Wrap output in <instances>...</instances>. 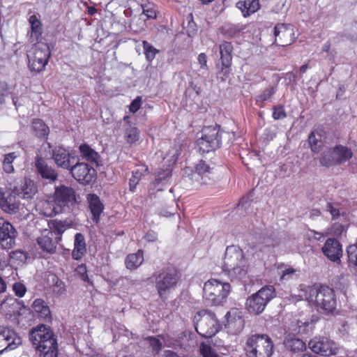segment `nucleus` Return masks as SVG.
<instances>
[{"instance_id":"nucleus-28","label":"nucleus","mask_w":357,"mask_h":357,"mask_svg":"<svg viewBox=\"0 0 357 357\" xmlns=\"http://www.w3.org/2000/svg\"><path fill=\"white\" fill-rule=\"evenodd\" d=\"M332 151L338 165L344 164L353 156L352 151L341 144L336 145L332 149Z\"/></svg>"},{"instance_id":"nucleus-61","label":"nucleus","mask_w":357,"mask_h":357,"mask_svg":"<svg viewBox=\"0 0 357 357\" xmlns=\"http://www.w3.org/2000/svg\"><path fill=\"white\" fill-rule=\"evenodd\" d=\"M1 333V326H0V354L6 352L5 351L6 350V347H5L6 342L3 340V335Z\"/></svg>"},{"instance_id":"nucleus-16","label":"nucleus","mask_w":357,"mask_h":357,"mask_svg":"<svg viewBox=\"0 0 357 357\" xmlns=\"http://www.w3.org/2000/svg\"><path fill=\"white\" fill-rule=\"evenodd\" d=\"M38 191L36 183L27 178H18L16 181V185L13 184V192L18 197L23 199H31Z\"/></svg>"},{"instance_id":"nucleus-49","label":"nucleus","mask_w":357,"mask_h":357,"mask_svg":"<svg viewBox=\"0 0 357 357\" xmlns=\"http://www.w3.org/2000/svg\"><path fill=\"white\" fill-rule=\"evenodd\" d=\"M273 110V117L275 120H282L287 117L284 106L280 105L274 106Z\"/></svg>"},{"instance_id":"nucleus-44","label":"nucleus","mask_w":357,"mask_h":357,"mask_svg":"<svg viewBox=\"0 0 357 357\" xmlns=\"http://www.w3.org/2000/svg\"><path fill=\"white\" fill-rule=\"evenodd\" d=\"M31 130L33 132L40 134H48L49 132L47 126L42 120L37 119L33 120Z\"/></svg>"},{"instance_id":"nucleus-38","label":"nucleus","mask_w":357,"mask_h":357,"mask_svg":"<svg viewBox=\"0 0 357 357\" xmlns=\"http://www.w3.org/2000/svg\"><path fill=\"white\" fill-rule=\"evenodd\" d=\"M148 172V167L143 165L140 169H137L132 172V177L129 180L130 190L133 192L136 188V185L141 180L143 174Z\"/></svg>"},{"instance_id":"nucleus-58","label":"nucleus","mask_w":357,"mask_h":357,"mask_svg":"<svg viewBox=\"0 0 357 357\" xmlns=\"http://www.w3.org/2000/svg\"><path fill=\"white\" fill-rule=\"evenodd\" d=\"M141 102V97H137L135 98L130 105V111L132 113L136 112L140 108Z\"/></svg>"},{"instance_id":"nucleus-36","label":"nucleus","mask_w":357,"mask_h":357,"mask_svg":"<svg viewBox=\"0 0 357 357\" xmlns=\"http://www.w3.org/2000/svg\"><path fill=\"white\" fill-rule=\"evenodd\" d=\"M47 282L52 287L53 292L56 296H60L66 291L64 282L57 275L54 274L50 275L47 278Z\"/></svg>"},{"instance_id":"nucleus-9","label":"nucleus","mask_w":357,"mask_h":357,"mask_svg":"<svg viewBox=\"0 0 357 357\" xmlns=\"http://www.w3.org/2000/svg\"><path fill=\"white\" fill-rule=\"evenodd\" d=\"M50 55V47L47 43H36L27 55L30 70L36 73L43 71L48 63Z\"/></svg>"},{"instance_id":"nucleus-48","label":"nucleus","mask_w":357,"mask_h":357,"mask_svg":"<svg viewBox=\"0 0 357 357\" xmlns=\"http://www.w3.org/2000/svg\"><path fill=\"white\" fill-rule=\"evenodd\" d=\"M75 271L77 274L79 276L81 280L89 283L91 285H93V282L88 277L86 266L84 264H82L77 266V267L75 269Z\"/></svg>"},{"instance_id":"nucleus-35","label":"nucleus","mask_w":357,"mask_h":357,"mask_svg":"<svg viewBox=\"0 0 357 357\" xmlns=\"http://www.w3.org/2000/svg\"><path fill=\"white\" fill-rule=\"evenodd\" d=\"M49 230L55 232L59 236V240L61 239V235L69 227L66 220H59L57 219L51 220L47 222Z\"/></svg>"},{"instance_id":"nucleus-3","label":"nucleus","mask_w":357,"mask_h":357,"mask_svg":"<svg viewBox=\"0 0 357 357\" xmlns=\"http://www.w3.org/2000/svg\"><path fill=\"white\" fill-rule=\"evenodd\" d=\"M310 300L316 307L317 311L323 314L335 315L339 314L335 291L328 286H320L319 288L311 289Z\"/></svg>"},{"instance_id":"nucleus-18","label":"nucleus","mask_w":357,"mask_h":357,"mask_svg":"<svg viewBox=\"0 0 357 357\" xmlns=\"http://www.w3.org/2000/svg\"><path fill=\"white\" fill-rule=\"evenodd\" d=\"M52 157L58 167L68 170L70 169L76 160L74 152H70L68 149L61 146L53 150Z\"/></svg>"},{"instance_id":"nucleus-52","label":"nucleus","mask_w":357,"mask_h":357,"mask_svg":"<svg viewBox=\"0 0 357 357\" xmlns=\"http://www.w3.org/2000/svg\"><path fill=\"white\" fill-rule=\"evenodd\" d=\"M9 255L12 259L19 261L20 262L25 261L27 258L26 252L20 250L13 251L9 254Z\"/></svg>"},{"instance_id":"nucleus-50","label":"nucleus","mask_w":357,"mask_h":357,"mask_svg":"<svg viewBox=\"0 0 357 357\" xmlns=\"http://www.w3.org/2000/svg\"><path fill=\"white\" fill-rule=\"evenodd\" d=\"M13 290L16 296L22 298L25 295L26 292V287L22 282H17L13 284Z\"/></svg>"},{"instance_id":"nucleus-21","label":"nucleus","mask_w":357,"mask_h":357,"mask_svg":"<svg viewBox=\"0 0 357 357\" xmlns=\"http://www.w3.org/2000/svg\"><path fill=\"white\" fill-rule=\"evenodd\" d=\"M35 167L42 178L47 180L50 183L55 181L58 178L56 170L48 165L45 160L39 155L35 158Z\"/></svg>"},{"instance_id":"nucleus-22","label":"nucleus","mask_w":357,"mask_h":357,"mask_svg":"<svg viewBox=\"0 0 357 357\" xmlns=\"http://www.w3.org/2000/svg\"><path fill=\"white\" fill-rule=\"evenodd\" d=\"M3 340L6 342V352L15 350L22 344V340L20 335L12 328L6 326H1Z\"/></svg>"},{"instance_id":"nucleus-17","label":"nucleus","mask_w":357,"mask_h":357,"mask_svg":"<svg viewBox=\"0 0 357 357\" xmlns=\"http://www.w3.org/2000/svg\"><path fill=\"white\" fill-rule=\"evenodd\" d=\"M275 43L287 46L294 41V27L290 24H278L274 28Z\"/></svg>"},{"instance_id":"nucleus-7","label":"nucleus","mask_w":357,"mask_h":357,"mask_svg":"<svg viewBox=\"0 0 357 357\" xmlns=\"http://www.w3.org/2000/svg\"><path fill=\"white\" fill-rule=\"evenodd\" d=\"M153 277L158 296L164 299L176 287L181 280V273L176 267L171 266L163 269L159 273L154 274Z\"/></svg>"},{"instance_id":"nucleus-1","label":"nucleus","mask_w":357,"mask_h":357,"mask_svg":"<svg viewBox=\"0 0 357 357\" xmlns=\"http://www.w3.org/2000/svg\"><path fill=\"white\" fill-rule=\"evenodd\" d=\"M29 336L39 357H58L57 338L50 326L38 324L30 330Z\"/></svg>"},{"instance_id":"nucleus-53","label":"nucleus","mask_w":357,"mask_h":357,"mask_svg":"<svg viewBox=\"0 0 357 357\" xmlns=\"http://www.w3.org/2000/svg\"><path fill=\"white\" fill-rule=\"evenodd\" d=\"M8 94V85L4 81H0V105L5 102V97Z\"/></svg>"},{"instance_id":"nucleus-29","label":"nucleus","mask_w":357,"mask_h":357,"mask_svg":"<svg viewBox=\"0 0 357 357\" xmlns=\"http://www.w3.org/2000/svg\"><path fill=\"white\" fill-rule=\"evenodd\" d=\"M236 6L242 12L244 17H248L255 13L260 8L259 0L239 1Z\"/></svg>"},{"instance_id":"nucleus-24","label":"nucleus","mask_w":357,"mask_h":357,"mask_svg":"<svg viewBox=\"0 0 357 357\" xmlns=\"http://www.w3.org/2000/svg\"><path fill=\"white\" fill-rule=\"evenodd\" d=\"M199 151L208 153L218 149L221 144V135H202L197 141Z\"/></svg>"},{"instance_id":"nucleus-23","label":"nucleus","mask_w":357,"mask_h":357,"mask_svg":"<svg viewBox=\"0 0 357 357\" xmlns=\"http://www.w3.org/2000/svg\"><path fill=\"white\" fill-rule=\"evenodd\" d=\"M86 202L92 215V220L98 223L100 215L103 213L105 206L100 197L95 193H89L86 195Z\"/></svg>"},{"instance_id":"nucleus-41","label":"nucleus","mask_w":357,"mask_h":357,"mask_svg":"<svg viewBox=\"0 0 357 357\" xmlns=\"http://www.w3.org/2000/svg\"><path fill=\"white\" fill-rule=\"evenodd\" d=\"M162 166H166V167L165 169H159L158 171L155 173V182L158 183L167 180L172 176L173 167H169V164L167 163H163Z\"/></svg>"},{"instance_id":"nucleus-6","label":"nucleus","mask_w":357,"mask_h":357,"mask_svg":"<svg viewBox=\"0 0 357 357\" xmlns=\"http://www.w3.org/2000/svg\"><path fill=\"white\" fill-rule=\"evenodd\" d=\"M193 324L196 332L205 338L212 337L222 328L215 314L208 310L198 311L194 317Z\"/></svg>"},{"instance_id":"nucleus-51","label":"nucleus","mask_w":357,"mask_h":357,"mask_svg":"<svg viewBox=\"0 0 357 357\" xmlns=\"http://www.w3.org/2000/svg\"><path fill=\"white\" fill-rule=\"evenodd\" d=\"M211 168L204 160H200L195 166V172L199 175H204L210 172Z\"/></svg>"},{"instance_id":"nucleus-56","label":"nucleus","mask_w":357,"mask_h":357,"mask_svg":"<svg viewBox=\"0 0 357 357\" xmlns=\"http://www.w3.org/2000/svg\"><path fill=\"white\" fill-rule=\"evenodd\" d=\"M326 208L327 211L330 212L333 219L337 218L340 215L339 208H335L332 203L328 202Z\"/></svg>"},{"instance_id":"nucleus-14","label":"nucleus","mask_w":357,"mask_h":357,"mask_svg":"<svg viewBox=\"0 0 357 357\" xmlns=\"http://www.w3.org/2000/svg\"><path fill=\"white\" fill-rule=\"evenodd\" d=\"M225 327L227 332L232 335L240 333L245 327V319L243 313L237 308L230 310L225 315Z\"/></svg>"},{"instance_id":"nucleus-4","label":"nucleus","mask_w":357,"mask_h":357,"mask_svg":"<svg viewBox=\"0 0 357 357\" xmlns=\"http://www.w3.org/2000/svg\"><path fill=\"white\" fill-rule=\"evenodd\" d=\"M77 202L75 190L71 187L61 185L55 188L52 202H46L50 210L44 213L47 216L56 215L69 209Z\"/></svg>"},{"instance_id":"nucleus-57","label":"nucleus","mask_w":357,"mask_h":357,"mask_svg":"<svg viewBox=\"0 0 357 357\" xmlns=\"http://www.w3.org/2000/svg\"><path fill=\"white\" fill-rule=\"evenodd\" d=\"M198 62L200 65V68L202 70H208V66H207V57L206 54L201 53L199 54L197 57Z\"/></svg>"},{"instance_id":"nucleus-37","label":"nucleus","mask_w":357,"mask_h":357,"mask_svg":"<svg viewBox=\"0 0 357 357\" xmlns=\"http://www.w3.org/2000/svg\"><path fill=\"white\" fill-rule=\"evenodd\" d=\"M243 29L242 25L228 23L223 25L220 29V31L226 38H231L238 35Z\"/></svg>"},{"instance_id":"nucleus-62","label":"nucleus","mask_w":357,"mask_h":357,"mask_svg":"<svg viewBox=\"0 0 357 357\" xmlns=\"http://www.w3.org/2000/svg\"><path fill=\"white\" fill-rule=\"evenodd\" d=\"M143 14L146 16L147 19L155 18L156 14L152 9H143Z\"/></svg>"},{"instance_id":"nucleus-13","label":"nucleus","mask_w":357,"mask_h":357,"mask_svg":"<svg viewBox=\"0 0 357 357\" xmlns=\"http://www.w3.org/2000/svg\"><path fill=\"white\" fill-rule=\"evenodd\" d=\"M9 189L0 188V208L8 213H16L20 207V200L13 192V183H8Z\"/></svg>"},{"instance_id":"nucleus-34","label":"nucleus","mask_w":357,"mask_h":357,"mask_svg":"<svg viewBox=\"0 0 357 357\" xmlns=\"http://www.w3.org/2000/svg\"><path fill=\"white\" fill-rule=\"evenodd\" d=\"M143 261V251L139 250L136 253L130 254L126 257L125 264L128 269L135 270L142 264Z\"/></svg>"},{"instance_id":"nucleus-20","label":"nucleus","mask_w":357,"mask_h":357,"mask_svg":"<svg viewBox=\"0 0 357 357\" xmlns=\"http://www.w3.org/2000/svg\"><path fill=\"white\" fill-rule=\"evenodd\" d=\"M53 231L45 229L41 231L40 235L37 238V245L43 252L48 254H53L56 252L58 242L53 240Z\"/></svg>"},{"instance_id":"nucleus-5","label":"nucleus","mask_w":357,"mask_h":357,"mask_svg":"<svg viewBox=\"0 0 357 357\" xmlns=\"http://www.w3.org/2000/svg\"><path fill=\"white\" fill-rule=\"evenodd\" d=\"M273 342L266 334H255L248 336L243 346L247 357H271Z\"/></svg>"},{"instance_id":"nucleus-60","label":"nucleus","mask_w":357,"mask_h":357,"mask_svg":"<svg viewBox=\"0 0 357 357\" xmlns=\"http://www.w3.org/2000/svg\"><path fill=\"white\" fill-rule=\"evenodd\" d=\"M8 266V260L3 253L0 252V270H4Z\"/></svg>"},{"instance_id":"nucleus-42","label":"nucleus","mask_w":357,"mask_h":357,"mask_svg":"<svg viewBox=\"0 0 357 357\" xmlns=\"http://www.w3.org/2000/svg\"><path fill=\"white\" fill-rule=\"evenodd\" d=\"M322 137L323 135H308V142L313 152H319L324 146Z\"/></svg>"},{"instance_id":"nucleus-64","label":"nucleus","mask_w":357,"mask_h":357,"mask_svg":"<svg viewBox=\"0 0 357 357\" xmlns=\"http://www.w3.org/2000/svg\"><path fill=\"white\" fill-rule=\"evenodd\" d=\"M205 132H215V134H218L220 132V126L218 125H215L213 126H208L203 130Z\"/></svg>"},{"instance_id":"nucleus-45","label":"nucleus","mask_w":357,"mask_h":357,"mask_svg":"<svg viewBox=\"0 0 357 357\" xmlns=\"http://www.w3.org/2000/svg\"><path fill=\"white\" fill-rule=\"evenodd\" d=\"M142 45L146 59L149 61H151L155 58V54L158 52V50L146 40L142 42Z\"/></svg>"},{"instance_id":"nucleus-15","label":"nucleus","mask_w":357,"mask_h":357,"mask_svg":"<svg viewBox=\"0 0 357 357\" xmlns=\"http://www.w3.org/2000/svg\"><path fill=\"white\" fill-rule=\"evenodd\" d=\"M17 231L8 221L0 218V246L2 249L9 250L15 244Z\"/></svg>"},{"instance_id":"nucleus-30","label":"nucleus","mask_w":357,"mask_h":357,"mask_svg":"<svg viewBox=\"0 0 357 357\" xmlns=\"http://www.w3.org/2000/svg\"><path fill=\"white\" fill-rule=\"evenodd\" d=\"M79 151L82 159H84L87 162L98 164L100 158L99 154L93 150L89 145L82 144L79 146Z\"/></svg>"},{"instance_id":"nucleus-19","label":"nucleus","mask_w":357,"mask_h":357,"mask_svg":"<svg viewBox=\"0 0 357 357\" xmlns=\"http://www.w3.org/2000/svg\"><path fill=\"white\" fill-rule=\"evenodd\" d=\"M323 254L331 261L340 263L342 257V247L335 238H328L321 248Z\"/></svg>"},{"instance_id":"nucleus-55","label":"nucleus","mask_w":357,"mask_h":357,"mask_svg":"<svg viewBox=\"0 0 357 357\" xmlns=\"http://www.w3.org/2000/svg\"><path fill=\"white\" fill-rule=\"evenodd\" d=\"M296 270L293 268H288L282 271L280 276V280L283 282L284 280H289L292 278V275L295 273Z\"/></svg>"},{"instance_id":"nucleus-63","label":"nucleus","mask_w":357,"mask_h":357,"mask_svg":"<svg viewBox=\"0 0 357 357\" xmlns=\"http://www.w3.org/2000/svg\"><path fill=\"white\" fill-rule=\"evenodd\" d=\"M230 66L231 64H228L227 66H222L220 73L223 75L225 78H222L223 80L227 78L230 73Z\"/></svg>"},{"instance_id":"nucleus-10","label":"nucleus","mask_w":357,"mask_h":357,"mask_svg":"<svg viewBox=\"0 0 357 357\" xmlns=\"http://www.w3.org/2000/svg\"><path fill=\"white\" fill-rule=\"evenodd\" d=\"M230 287L228 282L222 283L218 280L211 279L204 284V297L212 303L218 304L227 297Z\"/></svg>"},{"instance_id":"nucleus-25","label":"nucleus","mask_w":357,"mask_h":357,"mask_svg":"<svg viewBox=\"0 0 357 357\" xmlns=\"http://www.w3.org/2000/svg\"><path fill=\"white\" fill-rule=\"evenodd\" d=\"M31 307L39 319L46 322L52 321V317L50 307L43 299H35Z\"/></svg>"},{"instance_id":"nucleus-2","label":"nucleus","mask_w":357,"mask_h":357,"mask_svg":"<svg viewBox=\"0 0 357 357\" xmlns=\"http://www.w3.org/2000/svg\"><path fill=\"white\" fill-rule=\"evenodd\" d=\"M249 267L248 259L242 249L235 245L228 246L226 248L222 268L231 280L245 277Z\"/></svg>"},{"instance_id":"nucleus-40","label":"nucleus","mask_w":357,"mask_h":357,"mask_svg":"<svg viewBox=\"0 0 357 357\" xmlns=\"http://www.w3.org/2000/svg\"><path fill=\"white\" fill-rule=\"evenodd\" d=\"M319 162L321 166L326 167H330L335 165H338L337 160H335V155L332 149H330L328 151L324 152L320 158Z\"/></svg>"},{"instance_id":"nucleus-12","label":"nucleus","mask_w":357,"mask_h":357,"mask_svg":"<svg viewBox=\"0 0 357 357\" xmlns=\"http://www.w3.org/2000/svg\"><path fill=\"white\" fill-rule=\"evenodd\" d=\"M308 344L313 352L324 356L335 355L337 351L335 342L326 337H315Z\"/></svg>"},{"instance_id":"nucleus-31","label":"nucleus","mask_w":357,"mask_h":357,"mask_svg":"<svg viewBox=\"0 0 357 357\" xmlns=\"http://www.w3.org/2000/svg\"><path fill=\"white\" fill-rule=\"evenodd\" d=\"M222 66L231 63L233 46L231 43L224 41L219 46Z\"/></svg>"},{"instance_id":"nucleus-33","label":"nucleus","mask_w":357,"mask_h":357,"mask_svg":"<svg viewBox=\"0 0 357 357\" xmlns=\"http://www.w3.org/2000/svg\"><path fill=\"white\" fill-rule=\"evenodd\" d=\"M182 151V144H175L172 146L163 158L162 163L169 164V167H173L176 162Z\"/></svg>"},{"instance_id":"nucleus-32","label":"nucleus","mask_w":357,"mask_h":357,"mask_svg":"<svg viewBox=\"0 0 357 357\" xmlns=\"http://www.w3.org/2000/svg\"><path fill=\"white\" fill-rule=\"evenodd\" d=\"M29 22L31 24L30 40L32 43L38 41L42 34V24L36 15L30 16Z\"/></svg>"},{"instance_id":"nucleus-47","label":"nucleus","mask_w":357,"mask_h":357,"mask_svg":"<svg viewBox=\"0 0 357 357\" xmlns=\"http://www.w3.org/2000/svg\"><path fill=\"white\" fill-rule=\"evenodd\" d=\"M199 352L202 357H218L217 353L211 345L204 342L201 343Z\"/></svg>"},{"instance_id":"nucleus-59","label":"nucleus","mask_w":357,"mask_h":357,"mask_svg":"<svg viewBox=\"0 0 357 357\" xmlns=\"http://www.w3.org/2000/svg\"><path fill=\"white\" fill-rule=\"evenodd\" d=\"M149 342H150V344L151 346L156 351H159L162 348V344L160 341V340H158V338L156 337H151L149 338Z\"/></svg>"},{"instance_id":"nucleus-43","label":"nucleus","mask_w":357,"mask_h":357,"mask_svg":"<svg viewBox=\"0 0 357 357\" xmlns=\"http://www.w3.org/2000/svg\"><path fill=\"white\" fill-rule=\"evenodd\" d=\"M17 302V299L13 297L6 298L1 303V310L6 314H11L15 312L13 307Z\"/></svg>"},{"instance_id":"nucleus-26","label":"nucleus","mask_w":357,"mask_h":357,"mask_svg":"<svg viewBox=\"0 0 357 357\" xmlns=\"http://www.w3.org/2000/svg\"><path fill=\"white\" fill-rule=\"evenodd\" d=\"M285 348L294 353H301L306 350V344L303 340L296 337L294 335H288L284 340Z\"/></svg>"},{"instance_id":"nucleus-46","label":"nucleus","mask_w":357,"mask_h":357,"mask_svg":"<svg viewBox=\"0 0 357 357\" xmlns=\"http://www.w3.org/2000/svg\"><path fill=\"white\" fill-rule=\"evenodd\" d=\"M347 254L349 263L357 267V243L347 248Z\"/></svg>"},{"instance_id":"nucleus-27","label":"nucleus","mask_w":357,"mask_h":357,"mask_svg":"<svg viewBox=\"0 0 357 357\" xmlns=\"http://www.w3.org/2000/svg\"><path fill=\"white\" fill-rule=\"evenodd\" d=\"M86 252V245L84 236L81 233H77L75 236L72 257L75 260H80Z\"/></svg>"},{"instance_id":"nucleus-39","label":"nucleus","mask_w":357,"mask_h":357,"mask_svg":"<svg viewBox=\"0 0 357 357\" xmlns=\"http://www.w3.org/2000/svg\"><path fill=\"white\" fill-rule=\"evenodd\" d=\"M17 156L15 152L9 153L3 155L2 168L6 173L11 174L14 172L15 169L13 163Z\"/></svg>"},{"instance_id":"nucleus-54","label":"nucleus","mask_w":357,"mask_h":357,"mask_svg":"<svg viewBox=\"0 0 357 357\" xmlns=\"http://www.w3.org/2000/svg\"><path fill=\"white\" fill-rule=\"evenodd\" d=\"M275 93L273 88H268L264 91V92L257 97V101L264 102L268 100Z\"/></svg>"},{"instance_id":"nucleus-8","label":"nucleus","mask_w":357,"mask_h":357,"mask_svg":"<svg viewBox=\"0 0 357 357\" xmlns=\"http://www.w3.org/2000/svg\"><path fill=\"white\" fill-rule=\"evenodd\" d=\"M275 296V287L272 285H265L247 298L246 309L250 314L259 315L264 312L268 303Z\"/></svg>"},{"instance_id":"nucleus-11","label":"nucleus","mask_w":357,"mask_h":357,"mask_svg":"<svg viewBox=\"0 0 357 357\" xmlns=\"http://www.w3.org/2000/svg\"><path fill=\"white\" fill-rule=\"evenodd\" d=\"M95 165L98 164L77 161L71 167L70 172L77 182L85 185H89L96 178Z\"/></svg>"}]
</instances>
